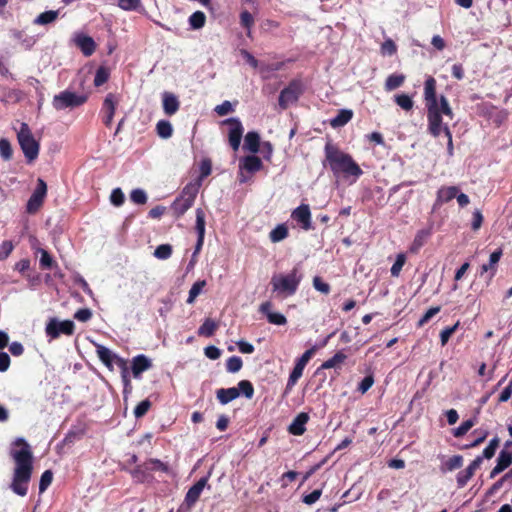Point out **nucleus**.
<instances>
[{"label":"nucleus","instance_id":"1","mask_svg":"<svg viewBox=\"0 0 512 512\" xmlns=\"http://www.w3.org/2000/svg\"><path fill=\"white\" fill-rule=\"evenodd\" d=\"M437 82L433 76H428L424 82V102L427 110L428 132L433 137H439L442 133V115L453 118L454 113L449 105L448 99L436 93Z\"/></svg>","mask_w":512,"mask_h":512},{"label":"nucleus","instance_id":"2","mask_svg":"<svg viewBox=\"0 0 512 512\" xmlns=\"http://www.w3.org/2000/svg\"><path fill=\"white\" fill-rule=\"evenodd\" d=\"M13 446L19 447V449L10 451V456L15 463L10 488L15 494L24 497L28 493V485L33 472V453L24 438H17L13 442Z\"/></svg>","mask_w":512,"mask_h":512},{"label":"nucleus","instance_id":"3","mask_svg":"<svg viewBox=\"0 0 512 512\" xmlns=\"http://www.w3.org/2000/svg\"><path fill=\"white\" fill-rule=\"evenodd\" d=\"M325 160L323 165L328 166L334 176L340 175L345 178L354 177L359 178L363 171L360 166L354 161L351 155L343 152L336 144L328 141L324 147Z\"/></svg>","mask_w":512,"mask_h":512},{"label":"nucleus","instance_id":"4","mask_svg":"<svg viewBox=\"0 0 512 512\" xmlns=\"http://www.w3.org/2000/svg\"><path fill=\"white\" fill-rule=\"evenodd\" d=\"M301 280L302 275L297 267H294L288 274L273 275L271 278L273 292L280 297L292 296L298 290Z\"/></svg>","mask_w":512,"mask_h":512},{"label":"nucleus","instance_id":"5","mask_svg":"<svg viewBox=\"0 0 512 512\" xmlns=\"http://www.w3.org/2000/svg\"><path fill=\"white\" fill-rule=\"evenodd\" d=\"M199 191V184L188 183L180 195L171 204L173 215L178 219L182 217L194 204Z\"/></svg>","mask_w":512,"mask_h":512},{"label":"nucleus","instance_id":"6","mask_svg":"<svg viewBox=\"0 0 512 512\" xmlns=\"http://www.w3.org/2000/svg\"><path fill=\"white\" fill-rule=\"evenodd\" d=\"M19 145L28 162L34 161L39 154L40 145L34 139L27 123H22L17 134Z\"/></svg>","mask_w":512,"mask_h":512},{"label":"nucleus","instance_id":"7","mask_svg":"<svg viewBox=\"0 0 512 512\" xmlns=\"http://www.w3.org/2000/svg\"><path fill=\"white\" fill-rule=\"evenodd\" d=\"M88 96L84 94H76L75 92L64 90L53 97L52 105L57 110L67 108L73 109L85 104Z\"/></svg>","mask_w":512,"mask_h":512},{"label":"nucleus","instance_id":"8","mask_svg":"<svg viewBox=\"0 0 512 512\" xmlns=\"http://www.w3.org/2000/svg\"><path fill=\"white\" fill-rule=\"evenodd\" d=\"M304 93V85L300 79H293L289 82L279 95L278 104L282 110H286L290 105L295 104Z\"/></svg>","mask_w":512,"mask_h":512},{"label":"nucleus","instance_id":"9","mask_svg":"<svg viewBox=\"0 0 512 512\" xmlns=\"http://www.w3.org/2000/svg\"><path fill=\"white\" fill-rule=\"evenodd\" d=\"M74 331L75 324L73 321H59L57 318H50L45 327V333L51 340L59 338L61 334L72 336Z\"/></svg>","mask_w":512,"mask_h":512},{"label":"nucleus","instance_id":"10","mask_svg":"<svg viewBox=\"0 0 512 512\" xmlns=\"http://www.w3.org/2000/svg\"><path fill=\"white\" fill-rule=\"evenodd\" d=\"M47 195V184L42 178L37 179V186L30 196L26 210L30 214L36 213L43 205L44 199Z\"/></svg>","mask_w":512,"mask_h":512},{"label":"nucleus","instance_id":"11","mask_svg":"<svg viewBox=\"0 0 512 512\" xmlns=\"http://www.w3.org/2000/svg\"><path fill=\"white\" fill-rule=\"evenodd\" d=\"M119 104V97L115 93H108L103 101L101 114H102V122L107 127L110 128L113 122V118L115 115L116 108Z\"/></svg>","mask_w":512,"mask_h":512},{"label":"nucleus","instance_id":"12","mask_svg":"<svg viewBox=\"0 0 512 512\" xmlns=\"http://www.w3.org/2000/svg\"><path fill=\"white\" fill-rule=\"evenodd\" d=\"M223 124L230 126L229 129V144L234 151L239 149L241 138L244 132L243 125L238 118L226 119Z\"/></svg>","mask_w":512,"mask_h":512},{"label":"nucleus","instance_id":"13","mask_svg":"<svg viewBox=\"0 0 512 512\" xmlns=\"http://www.w3.org/2000/svg\"><path fill=\"white\" fill-rule=\"evenodd\" d=\"M291 218L296 221L303 230L312 229L311 212L309 205L301 204L291 213Z\"/></svg>","mask_w":512,"mask_h":512},{"label":"nucleus","instance_id":"14","mask_svg":"<svg viewBox=\"0 0 512 512\" xmlns=\"http://www.w3.org/2000/svg\"><path fill=\"white\" fill-rule=\"evenodd\" d=\"M482 464V457H476L466 469L459 471L456 476V482L458 488H463L467 485L469 480L475 474V471L480 468Z\"/></svg>","mask_w":512,"mask_h":512},{"label":"nucleus","instance_id":"15","mask_svg":"<svg viewBox=\"0 0 512 512\" xmlns=\"http://www.w3.org/2000/svg\"><path fill=\"white\" fill-rule=\"evenodd\" d=\"M459 192V188L457 186H442L438 189L436 194V200L433 204V210L440 208L443 204L450 202L453 200L457 193Z\"/></svg>","mask_w":512,"mask_h":512},{"label":"nucleus","instance_id":"16","mask_svg":"<svg viewBox=\"0 0 512 512\" xmlns=\"http://www.w3.org/2000/svg\"><path fill=\"white\" fill-rule=\"evenodd\" d=\"M208 478H200L193 486L189 488L185 496V503L187 506H193L199 499L203 489L207 485Z\"/></svg>","mask_w":512,"mask_h":512},{"label":"nucleus","instance_id":"17","mask_svg":"<svg viewBox=\"0 0 512 512\" xmlns=\"http://www.w3.org/2000/svg\"><path fill=\"white\" fill-rule=\"evenodd\" d=\"M309 421V415L306 412L299 413L288 427V432L294 436H301L306 431V424Z\"/></svg>","mask_w":512,"mask_h":512},{"label":"nucleus","instance_id":"18","mask_svg":"<svg viewBox=\"0 0 512 512\" xmlns=\"http://www.w3.org/2000/svg\"><path fill=\"white\" fill-rule=\"evenodd\" d=\"M151 367V360L144 354H139L132 359L131 370L134 378H139L144 371Z\"/></svg>","mask_w":512,"mask_h":512},{"label":"nucleus","instance_id":"19","mask_svg":"<svg viewBox=\"0 0 512 512\" xmlns=\"http://www.w3.org/2000/svg\"><path fill=\"white\" fill-rule=\"evenodd\" d=\"M271 308L272 303L270 301H266L260 305L259 310L261 313L266 315L269 323L275 325H285L287 323L286 317L281 313L272 312Z\"/></svg>","mask_w":512,"mask_h":512},{"label":"nucleus","instance_id":"20","mask_svg":"<svg viewBox=\"0 0 512 512\" xmlns=\"http://www.w3.org/2000/svg\"><path fill=\"white\" fill-rule=\"evenodd\" d=\"M163 100V110L164 113L168 116L174 115L180 107V102L178 98L170 92H164L162 96Z\"/></svg>","mask_w":512,"mask_h":512},{"label":"nucleus","instance_id":"21","mask_svg":"<svg viewBox=\"0 0 512 512\" xmlns=\"http://www.w3.org/2000/svg\"><path fill=\"white\" fill-rule=\"evenodd\" d=\"M149 471L150 467L145 461L143 464L137 465L135 468L130 470V474L136 483H145L153 479Z\"/></svg>","mask_w":512,"mask_h":512},{"label":"nucleus","instance_id":"22","mask_svg":"<svg viewBox=\"0 0 512 512\" xmlns=\"http://www.w3.org/2000/svg\"><path fill=\"white\" fill-rule=\"evenodd\" d=\"M75 42L85 56H91L96 50V43L90 36L78 35Z\"/></svg>","mask_w":512,"mask_h":512},{"label":"nucleus","instance_id":"23","mask_svg":"<svg viewBox=\"0 0 512 512\" xmlns=\"http://www.w3.org/2000/svg\"><path fill=\"white\" fill-rule=\"evenodd\" d=\"M240 168L249 173H255L263 168L262 160L255 155L245 156L240 162Z\"/></svg>","mask_w":512,"mask_h":512},{"label":"nucleus","instance_id":"24","mask_svg":"<svg viewBox=\"0 0 512 512\" xmlns=\"http://www.w3.org/2000/svg\"><path fill=\"white\" fill-rule=\"evenodd\" d=\"M96 352L97 356L100 359V361L110 370H113V362L116 358L115 353H113L109 348L103 346V345H97L96 346Z\"/></svg>","mask_w":512,"mask_h":512},{"label":"nucleus","instance_id":"25","mask_svg":"<svg viewBox=\"0 0 512 512\" xmlns=\"http://www.w3.org/2000/svg\"><path fill=\"white\" fill-rule=\"evenodd\" d=\"M240 396V391L236 387L231 388H220L216 391V397L222 405H226L229 402L235 400Z\"/></svg>","mask_w":512,"mask_h":512},{"label":"nucleus","instance_id":"26","mask_svg":"<svg viewBox=\"0 0 512 512\" xmlns=\"http://www.w3.org/2000/svg\"><path fill=\"white\" fill-rule=\"evenodd\" d=\"M353 117V111L349 109H341L338 114L330 120L332 128H340L345 126Z\"/></svg>","mask_w":512,"mask_h":512},{"label":"nucleus","instance_id":"27","mask_svg":"<svg viewBox=\"0 0 512 512\" xmlns=\"http://www.w3.org/2000/svg\"><path fill=\"white\" fill-rule=\"evenodd\" d=\"M347 359V355L343 351H338L334 354L333 357L329 358L328 360L324 361L321 366L319 367V370L321 369H332V368H341L342 364Z\"/></svg>","mask_w":512,"mask_h":512},{"label":"nucleus","instance_id":"28","mask_svg":"<svg viewBox=\"0 0 512 512\" xmlns=\"http://www.w3.org/2000/svg\"><path fill=\"white\" fill-rule=\"evenodd\" d=\"M260 136L255 131H250L246 134L244 139V148L252 153L260 151Z\"/></svg>","mask_w":512,"mask_h":512},{"label":"nucleus","instance_id":"29","mask_svg":"<svg viewBox=\"0 0 512 512\" xmlns=\"http://www.w3.org/2000/svg\"><path fill=\"white\" fill-rule=\"evenodd\" d=\"M218 329V323L211 318H206L202 325L198 328V335L204 337H211Z\"/></svg>","mask_w":512,"mask_h":512},{"label":"nucleus","instance_id":"30","mask_svg":"<svg viewBox=\"0 0 512 512\" xmlns=\"http://www.w3.org/2000/svg\"><path fill=\"white\" fill-rule=\"evenodd\" d=\"M289 231L286 224H278L269 233V239L273 243H278L288 237Z\"/></svg>","mask_w":512,"mask_h":512},{"label":"nucleus","instance_id":"31","mask_svg":"<svg viewBox=\"0 0 512 512\" xmlns=\"http://www.w3.org/2000/svg\"><path fill=\"white\" fill-rule=\"evenodd\" d=\"M503 251L501 248L495 250L493 253H491L489 258V263L483 264L481 266V272H487L489 270H493L492 276H494L496 268L495 266L499 262L500 258L502 257Z\"/></svg>","mask_w":512,"mask_h":512},{"label":"nucleus","instance_id":"32","mask_svg":"<svg viewBox=\"0 0 512 512\" xmlns=\"http://www.w3.org/2000/svg\"><path fill=\"white\" fill-rule=\"evenodd\" d=\"M405 81V75L403 74H391L385 81V90L392 91L403 85Z\"/></svg>","mask_w":512,"mask_h":512},{"label":"nucleus","instance_id":"33","mask_svg":"<svg viewBox=\"0 0 512 512\" xmlns=\"http://www.w3.org/2000/svg\"><path fill=\"white\" fill-rule=\"evenodd\" d=\"M302 374H303L302 370L293 367V369L289 375L286 387L283 392L284 397L290 394L293 387L297 384L298 380L302 377Z\"/></svg>","mask_w":512,"mask_h":512},{"label":"nucleus","instance_id":"34","mask_svg":"<svg viewBox=\"0 0 512 512\" xmlns=\"http://www.w3.org/2000/svg\"><path fill=\"white\" fill-rule=\"evenodd\" d=\"M317 351V347L316 346H313L311 347L310 349L306 350L302 355L301 357H299L296 362H295V365L294 367L295 368H298L302 371H304L306 365L308 364V362L310 361V359L314 356L315 352Z\"/></svg>","mask_w":512,"mask_h":512},{"label":"nucleus","instance_id":"35","mask_svg":"<svg viewBox=\"0 0 512 512\" xmlns=\"http://www.w3.org/2000/svg\"><path fill=\"white\" fill-rule=\"evenodd\" d=\"M188 21L192 29H201L206 23V15L202 11H196L190 15Z\"/></svg>","mask_w":512,"mask_h":512},{"label":"nucleus","instance_id":"36","mask_svg":"<svg viewBox=\"0 0 512 512\" xmlns=\"http://www.w3.org/2000/svg\"><path fill=\"white\" fill-rule=\"evenodd\" d=\"M156 131L159 137L167 139L172 136L173 127L169 121L160 120L156 125Z\"/></svg>","mask_w":512,"mask_h":512},{"label":"nucleus","instance_id":"37","mask_svg":"<svg viewBox=\"0 0 512 512\" xmlns=\"http://www.w3.org/2000/svg\"><path fill=\"white\" fill-rule=\"evenodd\" d=\"M58 17V11L55 10H49L41 13L38 15V17L34 20L35 24L38 25H46L49 23H52L55 21Z\"/></svg>","mask_w":512,"mask_h":512},{"label":"nucleus","instance_id":"38","mask_svg":"<svg viewBox=\"0 0 512 512\" xmlns=\"http://www.w3.org/2000/svg\"><path fill=\"white\" fill-rule=\"evenodd\" d=\"M109 77H110L109 69L105 66H100L96 70V73H95L94 85L96 87L102 86L103 84H105L108 81Z\"/></svg>","mask_w":512,"mask_h":512},{"label":"nucleus","instance_id":"39","mask_svg":"<svg viewBox=\"0 0 512 512\" xmlns=\"http://www.w3.org/2000/svg\"><path fill=\"white\" fill-rule=\"evenodd\" d=\"M254 22V17L249 11L243 10L240 13V24L243 28L247 30L248 37H251V28L254 25Z\"/></svg>","mask_w":512,"mask_h":512},{"label":"nucleus","instance_id":"40","mask_svg":"<svg viewBox=\"0 0 512 512\" xmlns=\"http://www.w3.org/2000/svg\"><path fill=\"white\" fill-rule=\"evenodd\" d=\"M429 236H430L429 230L422 229V230L418 231L413 240L411 250L417 251L420 247H422L425 244V242Z\"/></svg>","mask_w":512,"mask_h":512},{"label":"nucleus","instance_id":"41","mask_svg":"<svg viewBox=\"0 0 512 512\" xmlns=\"http://www.w3.org/2000/svg\"><path fill=\"white\" fill-rule=\"evenodd\" d=\"M509 117V112L506 109H500L496 110L494 113L490 115V118L492 119L493 124L499 128L501 127Z\"/></svg>","mask_w":512,"mask_h":512},{"label":"nucleus","instance_id":"42","mask_svg":"<svg viewBox=\"0 0 512 512\" xmlns=\"http://www.w3.org/2000/svg\"><path fill=\"white\" fill-rule=\"evenodd\" d=\"M499 444L500 439L498 437H494L493 439H491L488 446L483 450L482 455L480 456L482 457V460L484 458L491 459L495 455V452L498 449Z\"/></svg>","mask_w":512,"mask_h":512},{"label":"nucleus","instance_id":"43","mask_svg":"<svg viewBox=\"0 0 512 512\" xmlns=\"http://www.w3.org/2000/svg\"><path fill=\"white\" fill-rule=\"evenodd\" d=\"M394 101L398 106H400L403 110L409 111L413 108V100L407 94H398L395 95Z\"/></svg>","mask_w":512,"mask_h":512},{"label":"nucleus","instance_id":"44","mask_svg":"<svg viewBox=\"0 0 512 512\" xmlns=\"http://www.w3.org/2000/svg\"><path fill=\"white\" fill-rule=\"evenodd\" d=\"M146 463L150 467V471H161L163 473H169L170 471L169 465L157 458H150Z\"/></svg>","mask_w":512,"mask_h":512},{"label":"nucleus","instance_id":"45","mask_svg":"<svg viewBox=\"0 0 512 512\" xmlns=\"http://www.w3.org/2000/svg\"><path fill=\"white\" fill-rule=\"evenodd\" d=\"M496 464L504 470L507 469L512 464V452L508 449H502L499 453Z\"/></svg>","mask_w":512,"mask_h":512},{"label":"nucleus","instance_id":"46","mask_svg":"<svg viewBox=\"0 0 512 512\" xmlns=\"http://www.w3.org/2000/svg\"><path fill=\"white\" fill-rule=\"evenodd\" d=\"M205 285H206L205 280L196 281L192 285L191 289L189 290L187 303H189V304L193 303L194 300L196 299V297L201 293V291Z\"/></svg>","mask_w":512,"mask_h":512},{"label":"nucleus","instance_id":"47","mask_svg":"<svg viewBox=\"0 0 512 512\" xmlns=\"http://www.w3.org/2000/svg\"><path fill=\"white\" fill-rule=\"evenodd\" d=\"M172 251L170 244H161L155 249L154 256L158 259L166 260L171 257Z\"/></svg>","mask_w":512,"mask_h":512},{"label":"nucleus","instance_id":"48","mask_svg":"<svg viewBox=\"0 0 512 512\" xmlns=\"http://www.w3.org/2000/svg\"><path fill=\"white\" fill-rule=\"evenodd\" d=\"M406 263V255L404 253H400L397 255L394 264L392 265L390 272L393 277H398L403 266Z\"/></svg>","mask_w":512,"mask_h":512},{"label":"nucleus","instance_id":"49","mask_svg":"<svg viewBox=\"0 0 512 512\" xmlns=\"http://www.w3.org/2000/svg\"><path fill=\"white\" fill-rule=\"evenodd\" d=\"M13 150L12 146L8 139L1 138L0 139V156L8 161L12 158Z\"/></svg>","mask_w":512,"mask_h":512},{"label":"nucleus","instance_id":"50","mask_svg":"<svg viewBox=\"0 0 512 512\" xmlns=\"http://www.w3.org/2000/svg\"><path fill=\"white\" fill-rule=\"evenodd\" d=\"M474 425L475 422L473 419L463 421L459 427L453 430L454 437L459 438L464 436Z\"/></svg>","mask_w":512,"mask_h":512},{"label":"nucleus","instance_id":"51","mask_svg":"<svg viewBox=\"0 0 512 512\" xmlns=\"http://www.w3.org/2000/svg\"><path fill=\"white\" fill-rule=\"evenodd\" d=\"M243 362L239 356H231L226 361V369L230 373H236L242 368Z\"/></svg>","mask_w":512,"mask_h":512},{"label":"nucleus","instance_id":"52","mask_svg":"<svg viewBox=\"0 0 512 512\" xmlns=\"http://www.w3.org/2000/svg\"><path fill=\"white\" fill-rule=\"evenodd\" d=\"M53 480V472L51 470H45L39 482V492L43 493L52 483Z\"/></svg>","mask_w":512,"mask_h":512},{"label":"nucleus","instance_id":"53","mask_svg":"<svg viewBox=\"0 0 512 512\" xmlns=\"http://www.w3.org/2000/svg\"><path fill=\"white\" fill-rule=\"evenodd\" d=\"M238 390L247 398L251 399L254 395V387L249 380H241L238 383Z\"/></svg>","mask_w":512,"mask_h":512},{"label":"nucleus","instance_id":"54","mask_svg":"<svg viewBox=\"0 0 512 512\" xmlns=\"http://www.w3.org/2000/svg\"><path fill=\"white\" fill-rule=\"evenodd\" d=\"M463 465V457L461 455H454L445 462V468L448 471H454L461 468Z\"/></svg>","mask_w":512,"mask_h":512},{"label":"nucleus","instance_id":"55","mask_svg":"<svg viewBox=\"0 0 512 512\" xmlns=\"http://www.w3.org/2000/svg\"><path fill=\"white\" fill-rule=\"evenodd\" d=\"M313 287L317 291H319L325 295L329 294L331 291L330 285L327 282H325L320 276H315L313 278Z\"/></svg>","mask_w":512,"mask_h":512},{"label":"nucleus","instance_id":"56","mask_svg":"<svg viewBox=\"0 0 512 512\" xmlns=\"http://www.w3.org/2000/svg\"><path fill=\"white\" fill-rule=\"evenodd\" d=\"M151 408V402L148 399H145L137 404L134 409V416L136 418H141L147 414L149 409Z\"/></svg>","mask_w":512,"mask_h":512},{"label":"nucleus","instance_id":"57","mask_svg":"<svg viewBox=\"0 0 512 512\" xmlns=\"http://www.w3.org/2000/svg\"><path fill=\"white\" fill-rule=\"evenodd\" d=\"M130 199L135 204L143 205L147 202V195L142 189H134L130 193Z\"/></svg>","mask_w":512,"mask_h":512},{"label":"nucleus","instance_id":"58","mask_svg":"<svg viewBox=\"0 0 512 512\" xmlns=\"http://www.w3.org/2000/svg\"><path fill=\"white\" fill-rule=\"evenodd\" d=\"M118 6L125 11H136L141 6V0H117Z\"/></svg>","mask_w":512,"mask_h":512},{"label":"nucleus","instance_id":"59","mask_svg":"<svg viewBox=\"0 0 512 512\" xmlns=\"http://www.w3.org/2000/svg\"><path fill=\"white\" fill-rule=\"evenodd\" d=\"M110 201L116 207L121 206L125 201L123 191L120 188L113 189L110 195Z\"/></svg>","mask_w":512,"mask_h":512},{"label":"nucleus","instance_id":"60","mask_svg":"<svg viewBox=\"0 0 512 512\" xmlns=\"http://www.w3.org/2000/svg\"><path fill=\"white\" fill-rule=\"evenodd\" d=\"M458 325H459V323L457 322L455 325L448 326L441 331L440 341H441L442 346H445L448 343L450 337L453 335V333L458 328Z\"/></svg>","mask_w":512,"mask_h":512},{"label":"nucleus","instance_id":"61","mask_svg":"<svg viewBox=\"0 0 512 512\" xmlns=\"http://www.w3.org/2000/svg\"><path fill=\"white\" fill-rule=\"evenodd\" d=\"M381 52L383 55L392 56L397 52V46L392 39L385 40L381 45Z\"/></svg>","mask_w":512,"mask_h":512},{"label":"nucleus","instance_id":"62","mask_svg":"<svg viewBox=\"0 0 512 512\" xmlns=\"http://www.w3.org/2000/svg\"><path fill=\"white\" fill-rule=\"evenodd\" d=\"M374 384V376L369 374L365 376L362 381L359 383L357 390L361 394H365Z\"/></svg>","mask_w":512,"mask_h":512},{"label":"nucleus","instance_id":"63","mask_svg":"<svg viewBox=\"0 0 512 512\" xmlns=\"http://www.w3.org/2000/svg\"><path fill=\"white\" fill-rule=\"evenodd\" d=\"M441 310V307L440 306H435V307H431L429 308L425 314L420 318V320L418 321V326L419 327H422L423 325H425L432 317H434L436 314H438Z\"/></svg>","mask_w":512,"mask_h":512},{"label":"nucleus","instance_id":"64","mask_svg":"<svg viewBox=\"0 0 512 512\" xmlns=\"http://www.w3.org/2000/svg\"><path fill=\"white\" fill-rule=\"evenodd\" d=\"M14 246L11 241H3L0 245V260H5L12 253Z\"/></svg>","mask_w":512,"mask_h":512}]
</instances>
